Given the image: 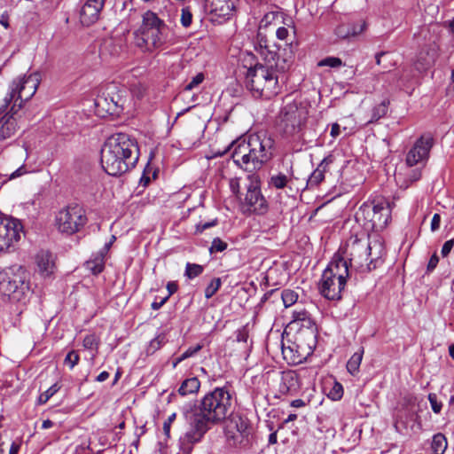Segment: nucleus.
<instances>
[{"mask_svg":"<svg viewBox=\"0 0 454 454\" xmlns=\"http://www.w3.org/2000/svg\"><path fill=\"white\" fill-rule=\"evenodd\" d=\"M87 221L84 208L76 203L67 206L56 215L58 231L66 235H73L80 231Z\"/></svg>","mask_w":454,"mask_h":454,"instance_id":"10","label":"nucleus"},{"mask_svg":"<svg viewBox=\"0 0 454 454\" xmlns=\"http://www.w3.org/2000/svg\"><path fill=\"white\" fill-rule=\"evenodd\" d=\"M434 145V138L430 134L422 135L418 138L406 154V164L409 167L420 165L424 167L429 158Z\"/></svg>","mask_w":454,"mask_h":454,"instance_id":"15","label":"nucleus"},{"mask_svg":"<svg viewBox=\"0 0 454 454\" xmlns=\"http://www.w3.org/2000/svg\"><path fill=\"white\" fill-rule=\"evenodd\" d=\"M202 348H203L202 344H197L194 347H190L181 355V359L185 360L189 357L195 356L199 351H200L202 349Z\"/></svg>","mask_w":454,"mask_h":454,"instance_id":"45","label":"nucleus"},{"mask_svg":"<svg viewBox=\"0 0 454 454\" xmlns=\"http://www.w3.org/2000/svg\"><path fill=\"white\" fill-rule=\"evenodd\" d=\"M167 341L166 334L164 333H159L155 338H153L148 344L145 349V353L147 356L153 355L157 350H159Z\"/></svg>","mask_w":454,"mask_h":454,"instance_id":"32","label":"nucleus"},{"mask_svg":"<svg viewBox=\"0 0 454 454\" xmlns=\"http://www.w3.org/2000/svg\"><path fill=\"white\" fill-rule=\"evenodd\" d=\"M428 400L431 404V408L434 413H440L442 411V403L437 400L435 394H429Z\"/></svg>","mask_w":454,"mask_h":454,"instance_id":"43","label":"nucleus"},{"mask_svg":"<svg viewBox=\"0 0 454 454\" xmlns=\"http://www.w3.org/2000/svg\"><path fill=\"white\" fill-rule=\"evenodd\" d=\"M225 426V435L231 445L237 446L247 441L252 433V426L246 416L240 414H231L228 416Z\"/></svg>","mask_w":454,"mask_h":454,"instance_id":"13","label":"nucleus"},{"mask_svg":"<svg viewBox=\"0 0 454 454\" xmlns=\"http://www.w3.org/2000/svg\"><path fill=\"white\" fill-rule=\"evenodd\" d=\"M276 35L279 40H285L288 35V29L285 27H280L277 29Z\"/></svg>","mask_w":454,"mask_h":454,"instance_id":"53","label":"nucleus"},{"mask_svg":"<svg viewBox=\"0 0 454 454\" xmlns=\"http://www.w3.org/2000/svg\"><path fill=\"white\" fill-rule=\"evenodd\" d=\"M298 387V377L294 372H284L279 385V393L286 395Z\"/></svg>","mask_w":454,"mask_h":454,"instance_id":"24","label":"nucleus"},{"mask_svg":"<svg viewBox=\"0 0 454 454\" xmlns=\"http://www.w3.org/2000/svg\"><path fill=\"white\" fill-rule=\"evenodd\" d=\"M447 440L442 434L438 433L434 435L431 444L434 454H443L447 449Z\"/></svg>","mask_w":454,"mask_h":454,"instance_id":"31","label":"nucleus"},{"mask_svg":"<svg viewBox=\"0 0 454 454\" xmlns=\"http://www.w3.org/2000/svg\"><path fill=\"white\" fill-rule=\"evenodd\" d=\"M23 278L12 271L0 272V294L14 300H19L25 289Z\"/></svg>","mask_w":454,"mask_h":454,"instance_id":"16","label":"nucleus"},{"mask_svg":"<svg viewBox=\"0 0 454 454\" xmlns=\"http://www.w3.org/2000/svg\"><path fill=\"white\" fill-rule=\"evenodd\" d=\"M294 340L299 347H306L308 355H311L317 344V334L315 328L300 329L297 331Z\"/></svg>","mask_w":454,"mask_h":454,"instance_id":"21","label":"nucleus"},{"mask_svg":"<svg viewBox=\"0 0 454 454\" xmlns=\"http://www.w3.org/2000/svg\"><path fill=\"white\" fill-rule=\"evenodd\" d=\"M85 266L92 274L101 273L105 268L104 252H98L93 258L86 262Z\"/></svg>","mask_w":454,"mask_h":454,"instance_id":"27","label":"nucleus"},{"mask_svg":"<svg viewBox=\"0 0 454 454\" xmlns=\"http://www.w3.org/2000/svg\"><path fill=\"white\" fill-rule=\"evenodd\" d=\"M360 250H364L363 254L359 257H364L368 271L376 269L379 263L382 262L380 243L375 241L373 244L371 242L363 244L361 241L355 240L350 247V258L347 260L339 254H335L327 268L323 271L318 288L320 294L325 299L333 301L341 299V293L349 276V267L354 266L353 262L359 264V267L364 266L363 262L357 261L356 257V254Z\"/></svg>","mask_w":454,"mask_h":454,"instance_id":"2","label":"nucleus"},{"mask_svg":"<svg viewBox=\"0 0 454 454\" xmlns=\"http://www.w3.org/2000/svg\"><path fill=\"white\" fill-rule=\"evenodd\" d=\"M281 349L284 359L286 360L288 364H299L309 356L307 353L309 349L303 346L299 347L294 340H287L286 342L283 340Z\"/></svg>","mask_w":454,"mask_h":454,"instance_id":"17","label":"nucleus"},{"mask_svg":"<svg viewBox=\"0 0 454 454\" xmlns=\"http://www.w3.org/2000/svg\"><path fill=\"white\" fill-rule=\"evenodd\" d=\"M60 389V387L56 383L53 384L51 387H50L46 391L42 393L38 397V403L39 404H44L46 403L49 399L53 396Z\"/></svg>","mask_w":454,"mask_h":454,"instance_id":"37","label":"nucleus"},{"mask_svg":"<svg viewBox=\"0 0 454 454\" xmlns=\"http://www.w3.org/2000/svg\"><path fill=\"white\" fill-rule=\"evenodd\" d=\"M54 423L51 419H45L43 421L42 428L43 429H49L52 427Z\"/></svg>","mask_w":454,"mask_h":454,"instance_id":"62","label":"nucleus"},{"mask_svg":"<svg viewBox=\"0 0 454 454\" xmlns=\"http://www.w3.org/2000/svg\"><path fill=\"white\" fill-rule=\"evenodd\" d=\"M364 356V348L355 352L347 363V370L351 375H356L359 372V367Z\"/></svg>","mask_w":454,"mask_h":454,"instance_id":"29","label":"nucleus"},{"mask_svg":"<svg viewBox=\"0 0 454 454\" xmlns=\"http://www.w3.org/2000/svg\"><path fill=\"white\" fill-rule=\"evenodd\" d=\"M293 176V167L290 166V168L286 169V173L278 172L272 174L268 181V184L270 188L277 190L285 189L292 182Z\"/></svg>","mask_w":454,"mask_h":454,"instance_id":"23","label":"nucleus"},{"mask_svg":"<svg viewBox=\"0 0 454 454\" xmlns=\"http://www.w3.org/2000/svg\"><path fill=\"white\" fill-rule=\"evenodd\" d=\"M441 223V215L439 214H434L433 215L432 221H431V231L433 232L436 231L440 228Z\"/></svg>","mask_w":454,"mask_h":454,"instance_id":"51","label":"nucleus"},{"mask_svg":"<svg viewBox=\"0 0 454 454\" xmlns=\"http://www.w3.org/2000/svg\"><path fill=\"white\" fill-rule=\"evenodd\" d=\"M106 0H86L80 12V20L82 25L90 26L97 22Z\"/></svg>","mask_w":454,"mask_h":454,"instance_id":"18","label":"nucleus"},{"mask_svg":"<svg viewBox=\"0 0 454 454\" xmlns=\"http://www.w3.org/2000/svg\"><path fill=\"white\" fill-rule=\"evenodd\" d=\"M178 286L176 282L170 281L167 284V290L168 292V298L177 291Z\"/></svg>","mask_w":454,"mask_h":454,"instance_id":"54","label":"nucleus"},{"mask_svg":"<svg viewBox=\"0 0 454 454\" xmlns=\"http://www.w3.org/2000/svg\"><path fill=\"white\" fill-rule=\"evenodd\" d=\"M168 27L157 14L147 11L143 14L142 24L133 32V44L143 52H153L166 42Z\"/></svg>","mask_w":454,"mask_h":454,"instance_id":"7","label":"nucleus"},{"mask_svg":"<svg viewBox=\"0 0 454 454\" xmlns=\"http://www.w3.org/2000/svg\"><path fill=\"white\" fill-rule=\"evenodd\" d=\"M274 145V139L266 131L250 134L233 144L231 157L235 164L253 172L273 157Z\"/></svg>","mask_w":454,"mask_h":454,"instance_id":"6","label":"nucleus"},{"mask_svg":"<svg viewBox=\"0 0 454 454\" xmlns=\"http://www.w3.org/2000/svg\"><path fill=\"white\" fill-rule=\"evenodd\" d=\"M23 232L21 222L12 217H0V254L14 249Z\"/></svg>","mask_w":454,"mask_h":454,"instance_id":"12","label":"nucleus"},{"mask_svg":"<svg viewBox=\"0 0 454 454\" xmlns=\"http://www.w3.org/2000/svg\"><path fill=\"white\" fill-rule=\"evenodd\" d=\"M97 346V338L94 334L87 335L83 339V347L88 349H92Z\"/></svg>","mask_w":454,"mask_h":454,"instance_id":"46","label":"nucleus"},{"mask_svg":"<svg viewBox=\"0 0 454 454\" xmlns=\"http://www.w3.org/2000/svg\"><path fill=\"white\" fill-rule=\"evenodd\" d=\"M109 378V373L106 371L100 372L97 377V381L103 382Z\"/></svg>","mask_w":454,"mask_h":454,"instance_id":"60","label":"nucleus"},{"mask_svg":"<svg viewBox=\"0 0 454 454\" xmlns=\"http://www.w3.org/2000/svg\"><path fill=\"white\" fill-rule=\"evenodd\" d=\"M340 134V127L338 123L332 124L331 136L336 138Z\"/></svg>","mask_w":454,"mask_h":454,"instance_id":"56","label":"nucleus"},{"mask_svg":"<svg viewBox=\"0 0 454 454\" xmlns=\"http://www.w3.org/2000/svg\"><path fill=\"white\" fill-rule=\"evenodd\" d=\"M256 41H257V44H258V51L262 59V61H264V57H265L264 52H266V51L273 53V54H278L276 51H271L270 49V45L268 44V40L266 38V35H263L262 33L258 32L257 36H256Z\"/></svg>","mask_w":454,"mask_h":454,"instance_id":"33","label":"nucleus"},{"mask_svg":"<svg viewBox=\"0 0 454 454\" xmlns=\"http://www.w3.org/2000/svg\"><path fill=\"white\" fill-rule=\"evenodd\" d=\"M299 294L297 292L291 289H284L281 292V299L283 301L284 306L286 308H289L295 304L298 301Z\"/></svg>","mask_w":454,"mask_h":454,"instance_id":"34","label":"nucleus"},{"mask_svg":"<svg viewBox=\"0 0 454 454\" xmlns=\"http://www.w3.org/2000/svg\"><path fill=\"white\" fill-rule=\"evenodd\" d=\"M200 387V381L197 377H192L184 380L180 387L178 388L179 395L184 396L187 395L194 394L199 391Z\"/></svg>","mask_w":454,"mask_h":454,"instance_id":"28","label":"nucleus"},{"mask_svg":"<svg viewBox=\"0 0 454 454\" xmlns=\"http://www.w3.org/2000/svg\"><path fill=\"white\" fill-rule=\"evenodd\" d=\"M306 107L290 103L284 106L278 116L277 126L278 131L286 138L300 140L302 138L303 129L308 120Z\"/></svg>","mask_w":454,"mask_h":454,"instance_id":"8","label":"nucleus"},{"mask_svg":"<svg viewBox=\"0 0 454 454\" xmlns=\"http://www.w3.org/2000/svg\"><path fill=\"white\" fill-rule=\"evenodd\" d=\"M233 394L229 387H215L207 393L195 405L186 419L189 428L180 438V450L191 454L193 445L201 441L206 433L223 422L232 410Z\"/></svg>","mask_w":454,"mask_h":454,"instance_id":"1","label":"nucleus"},{"mask_svg":"<svg viewBox=\"0 0 454 454\" xmlns=\"http://www.w3.org/2000/svg\"><path fill=\"white\" fill-rule=\"evenodd\" d=\"M170 427H171V424H169L168 422H164L163 423V431H164V434L165 435L169 438L170 437Z\"/></svg>","mask_w":454,"mask_h":454,"instance_id":"61","label":"nucleus"},{"mask_svg":"<svg viewBox=\"0 0 454 454\" xmlns=\"http://www.w3.org/2000/svg\"><path fill=\"white\" fill-rule=\"evenodd\" d=\"M20 449V442H13L11 445L9 454H18Z\"/></svg>","mask_w":454,"mask_h":454,"instance_id":"57","label":"nucleus"},{"mask_svg":"<svg viewBox=\"0 0 454 454\" xmlns=\"http://www.w3.org/2000/svg\"><path fill=\"white\" fill-rule=\"evenodd\" d=\"M168 300V296H165L160 301H154L152 303L151 307L153 309L157 310V309H160L167 302Z\"/></svg>","mask_w":454,"mask_h":454,"instance_id":"55","label":"nucleus"},{"mask_svg":"<svg viewBox=\"0 0 454 454\" xmlns=\"http://www.w3.org/2000/svg\"><path fill=\"white\" fill-rule=\"evenodd\" d=\"M420 176H421L420 170H415L413 172V174L411 176V181H417L420 178Z\"/></svg>","mask_w":454,"mask_h":454,"instance_id":"64","label":"nucleus"},{"mask_svg":"<svg viewBox=\"0 0 454 454\" xmlns=\"http://www.w3.org/2000/svg\"><path fill=\"white\" fill-rule=\"evenodd\" d=\"M342 395H343L342 385L339 382H334L333 387L329 391L328 396L333 401H338V400L341 399Z\"/></svg>","mask_w":454,"mask_h":454,"instance_id":"39","label":"nucleus"},{"mask_svg":"<svg viewBox=\"0 0 454 454\" xmlns=\"http://www.w3.org/2000/svg\"><path fill=\"white\" fill-rule=\"evenodd\" d=\"M26 173L24 166H21L17 170H15L10 176L11 179L19 177Z\"/></svg>","mask_w":454,"mask_h":454,"instance_id":"59","label":"nucleus"},{"mask_svg":"<svg viewBox=\"0 0 454 454\" xmlns=\"http://www.w3.org/2000/svg\"><path fill=\"white\" fill-rule=\"evenodd\" d=\"M203 80H204V75L202 73L196 74L192 78V80L185 85L184 90H192V89H194L195 87L200 85L203 82Z\"/></svg>","mask_w":454,"mask_h":454,"instance_id":"44","label":"nucleus"},{"mask_svg":"<svg viewBox=\"0 0 454 454\" xmlns=\"http://www.w3.org/2000/svg\"><path fill=\"white\" fill-rule=\"evenodd\" d=\"M181 24L184 27H189L192 22V13L190 7H184L181 10Z\"/></svg>","mask_w":454,"mask_h":454,"instance_id":"38","label":"nucleus"},{"mask_svg":"<svg viewBox=\"0 0 454 454\" xmlns=\"http://www.w3.org/2000/svg\"><path fill=\"white\" fill-rule=\"evenodd\" d=\"M335 158L328 154L318 164L317 168L309 176L307 184L309 187L318 186L325 179V174L329 170V166L333 163Z\"/></svg>","mask_w":454,"mask_h":454,"instance_id":"20","label":"nucleus"},{"mask_svg":"<svg viewBox=\"0 0 454 454\" xmlns=\"http://www.w3.org/2000/svg\"><path fill=\"white\" fill-rule=\"evenodd\" d=\"M306 403L302 399H295L291 402V406L294 408H301L306 406Z\"/></svg>","mask_w":454,"mask_h":454,"instance_id":"58","label":"nucleus"},{"mask_svg":"<svg viewBox=\"0 0 454 454\" xmlns=\"http://www.w3.org/2000/svg\"><path fill=\"white\" fill-rule=\"evenodd\" d=\"M248 339V330L247 326H243L242 328L236 331V340L239 342H247Z\"/></svg>","mask_w":454,"mask_h":454,"instance_id":"47","label":"nucleus"},{"mask_svg":"<svg viewBox=\"0 0 454 454\" xmlns=\"http://www.w3.org/2000/svg\"><path fill=\"white\" fill-rule=\"evenodd\" d=\"M80 360L79 354L75 350H71L67 353L64 363L69 366L70 369H73Z\"/></svg>","mask_w":454,"mask_h":454,"instance_id":"41","label":"nucleus"},{"mask_svg":"<svg viewBox=\"0 0 454 454\" xmlns=\"http://www.w3.org/2000/svg\"><path fill=\"white\" fill-rule=\"evenodd\" d=\"M246 194L243 200V206L247 210L262 215L268 210V203L264 196L262 194L260 182L258 176H249L247 184H246Z\"/></svg>","mask_w":454,"mask_h":454,"instance_id":"14","label":"nucleus"},{"mask_svg":"<svg viewBox=\"0 0 454 454\" xmlns=\"http://www.w3.org/2000/svg\"><path fill=\"white\" fill-rule=\"evenodd\" d=\"M227 248V243L223 241L220 238H215L212 241L209 248L210 253L223 252Z\"/></svg>","mask_w":454,"mask_h":454,"instance_id":"42","label":"nucleus"},{"mask_svg":"<svg viewBox=\"0 0 454 454\" xmlns=\"http://www.w3.org/2000/svg\"><path fill=\"white\" fill-rule=\"evenodd\" d=\"M36 264L43 276H50L55 268L52 254L48 251H40L36 255Z\"/></svg>","mask_w":454,"mask_h":454,"instance_id":"22","label":"nucleus"},{"mask_svg":"<svg viewBox=\"0 0 454 454\" xmlns=\"http://www.w3.org/2000/svg\"><path fill=\"white\" fill-rule=\"evenodd\" d=\"M233 7V2L231 0H211V12L218 16H230Z\"/></svg>","mask_w":454,"mask_h":454,"instance_id":"25","label":"nucleus"},{"mask_svg":"<svg viewBox=\"0 0 454 454\" xmlns=\"http://www.w3.org/2000/svg\"><path fill=\"white\" fill-rule=\"evenodd\" d=\"M293 319L287 325L284 334L286 336L289 335V331L296 330L300 331V329H307V328H315V325L313 323L312 318L310 317L309 313L305 309H294L293 311Z\"/></svg>","mask_w":454,"mask_h":454,"instance_id":"19","label":"nucleus"},{"mask_svg":"<svg viewBox=\"0 0 454 454\" xmlns=\"http://www.w3.org/2000/svg\"><path fill=\"white\" fill-rule=\"evenodd\" d=\"M40 74L32 73L14 78L9 84V90L4 99L3 111L13 102L9 113L0 118V139L12 137L17 131L18 124L15 114L24 102L29 100L36 92L40 84Z\"/></svg>","mask_w":454,"mask_h":454,"instance_id":"4","label":"nucleus"},{"mask_svg":"<svg viewBox=\"0 0 454 454\" xmlns=\"http://www.w3.org/2000/svg\"><path fill=\"white\" fill-rule=\"evenodd\" d=\"M138 156L137 141L126 133H116L107 138L101 149V164L108 175L117 176L134 168Z\"/></svg>","mask_w":454,"mask_h":454,"instance_id":"5","label":"nucleus"},{"mask_svg":"<svg viewBox=\"0 0 454 454\" xmlns=\"http://www.w3.org/2000/svg\"><path fill=\"white\" fill-rule=\"evenodd\" d=\"M221 285H222V280L220 278H213L205 289V297L207 299L213 297L215 295V294L221 287Z\"/></svg>","mask_w":454,"mask_h":454,"instance_id":"36","label":"nucleus"},{"mask_svg":"<svg viewBox=\"0 0 454 454\" xmlns=\"http://www.w3.org/2000/svg\"><path fill=\"white\" fill-rule=\"evenodd\" d=\"M342 65V61L340 59L336 57H327L317 63L318 67H338Z\"/></svg>","mask_w":454,"mask_h":454,"instance_id":"40","label":"nucleus"},{"mask_svg":"<svg viewBox=\"0 0 454 454\" xmlns=\"http://www.w3.org/2000/svg\"><path fill=\"white\" fill-rule=\"evenodd\" d=\"M366 28V22H361L359 24V30H350L348 24H341L335 28V35L339 38H348L350 36H356L362 34Z\"/></svg>","mask_w":454,"mask_h":454,"instance_id":"26","label":"nucleus"},{"mask_svg":"<svg viewBox=\"0 0 454 454\" xmlns=\"http://www.w3.org/2000/svg\"><path fill=\"white\" fill-rule=\"evenodd\" d=\"M390 102L388 99L383 100L380 104L375 106L372 112V117L369 120V123L376 122L380 118L384 117L388 110V106Z\"/></svg>","mask_w":454,"mask_h":454,"instance_id":"30","label":"nucleus"},{"mask_svg":"<svg viewBox=\"0 0 454 454\" xmlns=\"http://www.w3.org/2000/svg\"><path fill=\"white\" fill-rule=\"evenodd\" d=\"M230 188H231V192L235 195L238 196L239 193V178L231 179L230 181Z\"/></svg>","mask_w":454,"mask_h":454,"instance_id":"52","label":"nucleus"},{"mask_svg":"<svg viewBox=\"0 0 454 454\" xmlns=\"http://www.w3.org/2000/svg\"><path fill=\"white\" fill-rule=\"evenodd\" d=\"M395 206L385 199L374 200L372 205L364 204L360 212L364 218L372 223V228L376 231L384 229L391 219V211Z\"/></svg>","mask_w":454,"mask_h":454,"instance_id":"11","label":"nucleus"},{"mask_svg":"<svg viewBox=\"0 0 454 454\" xmlns=\"http://www.w3.org/2000/svg\"><path fill=\"white\" fill-rule=\"evenodd\" d=\"M124 90H121L116 83H108L100 88L94 105L98 114L119 115L123 110L126 98Z\"/></svg>","mask_w":454,"mask_h":454,"instance_id":"9","label":"nucleus"},{"mask_svg":"<svg viewBox=\"0 0 454 454\" xmlns=\"http://www.w3.org/2000/svg\"><path fill=\"white\" fill-rule=\"evenodd\" d=\"M439 262V257L436 253H434L431 258L429 259V262L427 266V272L430 273L432 272L437 266Z\"/></svg>","mask_w":454,"mask_h":454,"instance_id":"49","label":"nucleus"},{"mask_svg":"<svg viewBox=\"0 0 454 454\" xmlns=\"http://www.w3.org/2000/svg\"><path fill=\"white\" fill-rule=\"evenodd\" d=\"M204 267L200 264L187 262L185 265L184 276L192 279L202 274Z\"/></svg>","mask_w":454,"mask_h":454,"instance_id":"35","label":"nucleus"},{"mask_svg":"<svg viewBox=\"0 0 454 454\" xmlns=\"http://www.w3.org/2000/svg\"><path fill=\"white\" fill-rule=\"evenodd\" d=\"M278 442L277 432H273L269 435V444H275Z\"/></svg>","mask_w":454,"mask_h":454,"instance_id":"63","label":"nucleus"},{"mask_svg":"<svg viewBox=\"0 0 454 454\" xmlns=\"http://www.w3.org/2000/svg\"><path fill=\"white\" fill-rule=\"evenodd\" d=\"M264 61L256 63L247 70V86L254 97L267 99L278 94L279 74L289 69L291 61L278 54L264 52Z\"/></svg>","mask_w":454,"mask_h":454,"instance_id":"3","label":"nucleus"},{"mask_svg":"<svg viewBox=\"0 0 454 454\" xmlns=\"http://www.w3.org/2000/svg\"><path fill=\"white\" fill-rule=\"evenodd\" d=\"M216 223H217L216 220H213L211 222H207V223H200L196 225V232L202 233L205 230L216 225Z\"/></svg>","mask_w":454,"mask_h":454,"instance_id":"48","label":"nucleus"},{"mask_svg":"<svg viewBox=\"0 0 454 454\" xmlns=\"http://www.w3.org/2000/svg\"><path fill=\"white\" fill-rule=\"evenodd\" d=\"M453 247H454V239L447 240L442 247L441 254H442V257H447L449 255V254L450 253Z\"/></svg>","mask_w":454,"mask_h":454,"instance_id":"50","label":"nucleus"}]
</instances>
